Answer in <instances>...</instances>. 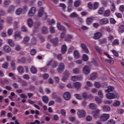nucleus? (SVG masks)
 Instances as JSON below:
<instances>
[{
    "mask_svg": "<svg viewBox=\"0 0 124 124\" xmlns=\"http://www.w3.org/2000/svg\"><path fill=\"white\" fill-rule=\"evenodd\" d=\"M44 19H46L47 18V15L46 13H44V8L42 7L40 8L39 10V12L38 14V17L40 18V17H42Z\"/></svg>",
    "mask_w": 124,
    "mask_h": 124,
    "instance_id": "f257e3e1",
    "label": "nucleus"
},
{
    "mask_svg": "<svg viewBox=\"0 0 124 124\" xmlns=\"http://www.w3.org/2000/svg\"><path fill=\"white\" fill-rule=\"evenodd\" d=\"M77 114L78 118H85L86 117V111L84 110H78Z\"/></svg>",
    "mask_w": 124,
    "mask_h": 124,
    "instance_id": "f03ea898",
    "label": "nucleus"
},
{
    "mask_svg": "<svg viewBox=\"0 0 124 124\" xmlns=\"http://www.w3.org/2000/svg\"><path fill=\"white\" fill-rule=\"evenodd\" d=\"M82 72L84 74L88 75L91 72V68L87 65L85 66L83 68Z\"/></svg>",
    "mask_w": 124,
    "mask_h": 124,
    "instance_id": "7ed1b4c3",
    "label": "nucleus"
},
{
    "mask_svg": "<svg viewBox=\"0 0 124 124\" xmlns=\"http://www.w3.org/2000/svg\"><path fill=\"white\" fill-rule=\"evenodd\" d=\"M36 12V9L34 7H32L29 11L28 13V16L29 17H32V16H33L34 15V14Z\"/></svg>",
    "mask_w": 124,
    "mask_h": 124,
    "instance_id": "20e7f679",
    "label": "nucleus"
},
{
    "mask_svg": "<svg viewBox=\"0 0 124 124\" xmlns=\"http://www.w3.org/2000/svg\"><path fill=\"white\" fill-rule=\"evenodd\" d=\"M14 37L16 40H20V39H22V36H21V32L19 31H16L15 33Z\"/></svg>",
    "mask_w": 124,
    "mask_h": 124,
    "instance_id": "39448f33",
    "label": "nucleus"
},
{
    "mask_svg": "<svg viewBox=\"0 0 124 124\" xmlns=\"http://www.w3.org/2000/svg\"><path fill=\"white\" fill-rule=\"evenodd\" d=\"M108 119H109V114L106 113L103 114L100 117V120L102 122H105V121H107Z\"/></svg>",
    "mask_w": 124,
    "mask_h": 124,
    "instance_id": "423d86ee",
    "label": "nucleus"
},
{
    "mask_svg": "<svg viewBox=\"0 0 124 124\" xmlns=\"http://www.w3.org/2000/svg\"><path fill=\"white\" fill-rule=\"evenodd\" d=\"M70 97H71V95L70 94V93L69 92H66L63 94V98L65 100H69L70 99Z\"/></svg>",
    "mask_w": 124,
    "mask_h": 124,
    "instance_id": "0eeeda50",
    "label": "nucleus"
},
{
    "mask_svg": "<svg viewBox=\"0 0 124 124\" xmlns=\"http://www.w3.org/2000/svg\"><path fill=\"white\" fill-rule=\"evenodd\" d=\"M57 27L59 31H64V32H65V31H66V30L65 29V28H64V27L63 26H62V25L61 24V23L60 22L57 23Z\"/></svg>",
    "mask_w": 124,
    "mask_h": 124,
    "instance_id": "6e6552de",
    "label": "nucleus"
},
{
    "mask_svg": "<svg viewBox=\"0 0 124 124\" xmlns=\"http://www.w3.org/2000/svg\"><path fill=\"white\" fill-rule=\"evenodd\" d=\"M82 96L84 99H88V98H93V95L90 94L89 95H88L87 93H82Z\"/></svg>",
    "mask_w": 124,
    "mask_h": 124,
    "instance_id": "1a4fd4ad",
    "label": "nucleus"
},
{
    "mask_svg": "<svg viewBox=\"0 0 124 124\" xmlns=\"http://www.w3.org/2000/svg\"><path fill=\"white\" fill-rule=\"evenodd\" d=\"M81 47L82 50H83L84 52H85V53H86V54H89L90 51H89V49H88L87 46H86L85 44H81Z\"/></svg>",
    "mask_w": 124,
    "mask_h": 124,
    "instance_id": "9d476101",
    "label": "nucleus"
},
{
    "mask_svg": "<svg viewBox=\"0 0 124 124\" xmlns=\"http://www.w3.org/2000/svg\"><path fill=\"white\" fill-rule=\"evenodd\" d=\"M102 36V33L100 32H96L94 34L93 36L94 39H98L100 38Z\"/></svg>",
    "mask_w": 124,
    "mask_h": 124,
    "instance_id": "9b49d317",
    "label": "nucleus"
},
{
    "mask_svg": "<svg viewBox=\"0 0 124 124\" xmlns=\"http://www.w3.org/2000/svg\"><path fill=\"white\" fill-rule=\"evenodd\" d=\"M3 49L5 53H10L11 51V47L9 46L6 45L4 46Z\"/></svg>",
    "mask_w": 124,
    "mask_h": 124,
    "instance_id": "f8f14e48",
    "label": "nucleus"
},
{
    "mask_svg": "<svg viewBox=\"0 0 124 124\" xmlns=\"http://www.w3.org/2000/svg\"><path fill=\"white\" fill-rule=\"evenodd\" d=\"M63 70H64V64L63 63H61L59 65L58 72L61 73V72H62Z\"/></svg>",
    "mask_w": 124,
    "mask_h": 124,
    "instance_id": "ddd939ff",
    "label": "nucleus"
},
{
    "mask_svg": "<svg viewBox=\"0 0 124 124\" xmlns=\"http://www.w3.org/2000/svg\"><path fill=\"white\" fill-rule=\"evenodd\" d=\"M69 75H70V74H69V73H68V71H66L65 72L64 77H63L62 78V81H63V82H65L66 80L68 79V77L69 76Z\"/></svg>",
    "mask_w": 124,
    "mask_h": 124,
    "instance_id": "4468645a",
    "label": "nucleus"
},
{
    "mask_svg": "<svg viewBox=\"0 0 124 124\" xmlns=\"http://www.w3.org/2000/svg\"><path fill=\"white\" fill-rule=\"evenodd\" d=\"M100 112V110H99L98 109L94 110L93 112L94 118H98L99 117Z\"/></svg>",
    "mask_w": 124,
    "mask_h": 124,
    "instance_id": "2eb2a0df",
    "label": "nucleus"
},
{
    "mask_svg": "<svg viewBox=\"0 0 124 124\" xmlns=\"http://www.w3.org/2000/svg\"><path fill=\"white\" fill-rule=\"evenodd\" d=\"M97 74L95 73H93L91 74L89 79L90 80H95L97 78Z\"/></svg>",
    "mask_w": 124,
    "mask_h": 124,
    "instance_id": "dca6fc26",
    "label": "nucleus"
},
{
    "mask_svg": "<svg viewBox=\"0 0 124 124\" xmlns=\"http://www.w3.org/2000/svg\"><path fill=\"white\" fill-rule=\"evenodd\" d=\"M81 86L82 84L79 82L74 83V87L76 88L77 90H79V89L81 88Z\"/></svg>",
    "mask_w": 124,
    "mask_h": 124,
    "instance_id": "f3484780",
    "label": "nucleus"
},
{
    "mask_svg": "<svg viewBox=\"0 0 124 124\" xmlns=\"http://www.w3.org/2000/svg\"><path fill=\"white\" fill-rule=\"evenodd\" d=\"M110 2L111 4V7L110 8L111 11H112V12H114V11L116 10V6H115V3H114V1L110 0Z\"/></svg>",
    "mask_w": 124,
    "mask_h": 124,
    "instance_id": "a211bd4d",
    "label": "nucleus"
},
{
    "mask_svg": "<svg viewBox=\"0 0 124 124\" xmlns=\"http://www.w3.org/2000/svg\"><path fill=\"white\" fill-rule=\"evenodd\" d=\"M108 18H105L100 20V24L101 25H105L106 24H108Z\"/></svg>",
    "mask_w": 124,
    "mask_h": 124,
    "instance_id": "6ab92c4d",
    "label": "nucleus"
},
{
    "mask_svg": "<svg viewBox=\"0 0 124 124\" xmlns=\"http://www.w3.org/2000/svg\"><path fill=\"white\" fill-rule=\"evenodd\" d=\"M74 55L75 59H79V58H80V54L79 53V52L77 50L74 51Z\"/></svg>",
    "mask_w": 124,
    "mask_h": 124,
    "instance_id": "aec40b11",
    "label": "nucleus"
},
{
    "mask_svg": "<svg viewBox=\"0 0 124 124\" xmlns=\"http://www.w3.org/2000/svg\"><path fill=\"white\" fill-rule=\"evenodd\" d=\"M30 37L29 36H26L23 38V43H24L25 44H27V43H28V42H29V41H30Z\"/></svg>",
    "mask_w": 124,
    "mask_h": 124,
    "instance_id": "412c9836",
    "label": "nucleus"
},
{
    "mask_svg": "<svg viewBox=\"0 0 124 124\" xmlns=\"http://www.w3.org/2000/svg\"><path fill=\"white\" fill-rule=\"evenodd\" d=\"M98 6H99V3L97 2H94L93 5V10L97 9L98 8Z\"/></svg>",
    "mask_w": 124,
    "mask_h": 124,
    "instance_id": "4be33fe9",
    "label": "nucleus"
},
{
    "mask_svg": "<svg viewBox=\"0 0 124 124\" xmlns=\"http://www.w3.org/2000/svg\"><path fill=\"white\" fill-rule=\"evenodd\" d=\"M66 50H67L66 45H63L62 46V49H61L62 53V54H64V53H65V52H66Z\"/></svg>",
    "mask_w": 124,
    "mask_h": 124,
    "instance_id": "5701e85b",
    "label": "nucleus"
},
{
    "mask_svg": "<svg viewBox=\"0 0 124 124\" xmlns=\"http://www.w3.org/2000/svg\"><path fill=\"white\" fill-rule=\"evenodd\" d=\"M8 43L9 44L11 47H14L15 46V44H14V42L11 39H9L8 40Z\"/></svg>",
    "mask_w": 124,
    "mask_h": 124,
    "instance_id": "b1692460",
    "label": "nucleus"
},
{
    "mask_svg": "<svg viewBox=\"0 0 124 124\" xmlns=\"http://www.w3.org/2000/svg\"><path fill=\"white\" fill-rule=\"evenodd\" d=\"M89 108L90 109L94 110V109H96V105L94 103H91L89 105Z\"/></svg>",
    "mask_w": 124,
    "mask_h": 124,
    "instance_id": "393cba45",
    "label": "nucleus"
},
{
    "mask_svg": "<svg viewBox=\"0 0 124 124\" xmlns=\"http://www.w3.org/2000/svg\"><path fill=\"white\" fill-rule=\"evenodd\" d=\"M73 37L71 35H67L65 36V40L66 41H70L72 39Z\"/></svg>",
    "mask_w": 124,
    "mask_h": 124,
    "instance_id": "a878e982",
    "label": "nucleus"
},
{
    "mask_svg": "<svg viewBox=\"0 0 124 124\" xmlns=\"http://www.w3.org/2000/svg\"><path fill=\"white\" fill-rule=\"evenodd\" d=\"M42 33L46 34L48 33V29L46 27H43L42 29Z\"/></svg>",
    "mask_w": 124,
    "mask_h": 124,
    "instance_id": "bb28decb",
    "label": "nucleus"
},
{
    "mask_svg": "<svg viewBox=\"0 0 124 124\" xmlns=\"http://www.w3.org/2000/svg\"><path fill=\"white\" fill-rule=\"evenodd\" d=\"M15 10V7L14 6H11L8 10V13H11V12Z\"/></svg>",
    "mask_w": 124,
    "mask_h": 124,
    "instance_id": "cd10ccee",
    "label": "nucleus"
},
{
    "mask_svg": "<svg viewBox=\"0 0 124 124\" xmlns=\"http://www.w3.org/2000/svg\"><path fill=\"white\" fill-rule=\"evenodd\" d=\"M86 22L87 25H91V24H92V23H93V18H91V17H88L86 19Z\"/></svg>",
    "mask_w": 124,
    "mask_h": 124,
    "instance_id": "c85d7f7f",
    "label": "nucleus"
},
{
    "mask_svg": "<svg viewBox=\"0 0 124 124\" xmlns=\"http://www.w3.org/2000/svg\"><path fill=\"white\" fill-rule=\"evenodd\" d=\"M43 101L44 102V103H48L49 101V99L48 98V97L46 96H44L42 97Z\"/></svg>",
    "mask_w": 124,
    "mask_h": 124,
    "instance_id": "c756f323",
    "label": "nucleus"
},
{
    "mask_svg": "<svg viewBox=\"0 0 124 124\" xmlns=\"http://www.w3.org/2000/svg\"><path fill=\"white\" fill-rule=\"evenodd\" d=\"M81 4V1L80 0H76L74 3V6L78 7Z\"/></svg>",
    "mask_w": 124,
    "mask_h": 124,
    "instance_id": "7c9ffc66",
    "label": "nucleus"
},
{
    "mask_svg": "<svg viewBox=\"0 0 124 124\" xmlns=\"http://www.w3.org/2000/svg\"><path fill=\"white\" fill-rule=\"evenodd\" d=\"M28 24L30 28H31V27L32 26V25L33 24V22H32V19H31V18H29L28 20Z\"/></svg>",
    "mask_w": 124,
    "mask_h": 124,
    "instance_id": "2f4dec72",
    "label": "nucleus"
},
{
    "mask_svg": "<svg viewBox=\"0 0 124 124\" xmlns=\"http://www.w3.org/2000/svg\"><path fill=\"white\" fill-rule=\"evenodd\" d=\"M17 70L19 73H20L21 74L24 73V68H23L22 66H19L17 68Z\"/></svg>",
    "mask_w": 124,
    "mask_h": 124,
    "instance_id": "473e14b6",
    "label": "nucleus"
},
{
    "mask_svg": "<svg viewBox=\"0 0 124 124\" xmlns=\"http://www.w3.org/2000/svg\"><path fill=\"white\" fill-rule=\"evenodd\" d=\"M94 86L95 88H97V89H99L100 87H101V84L100 82H95L94 83Z\"/></svg>",
    "mask_w": 124,
    "mask_h": 124,
    "instance_id": "72a5a7b5",
    "label": "nucleus"
},
{
    "mask_svg": "<svg viewBox=\"0 0 124 124\" xmlns=\"http://www.w3.org/2000/svg\"><path fill=\"white\" fill-rule=\"evenodd\" d=\"M82 60L84 62H87V61H89V56H88L87 54H83L82 56Z\"/></svg>",
    "mask_w": 124,
    "mask_h": 124,
    "instance_id": "f704fd0d",
    "label": "nucleus"
},
{
    "mask_svg": "<svg viewBox=\"0 0 124 124\" xmlns=\"http://www.w3.org/2000/svg\"><path fill=\"white\" fill-rule=\"evenodd\" d=\"M116 98V95L113 93H109V99H114Z\"/></svg>",
    "mask_w": 124,
    "mask_h": 124,
    "instance_id": "c9c22d12",
    "label": "nucleus"
},
{
    "mask_svg": "<svg viewBox=\"0 0 124 124\" xmlns=\"http://www.w3.org/2000/svg\"><path fill=\"white\" fill-rule=\"evenodd\" d=\"M70 17L71 18H76L78 17V15L76 12L72 13L70 15Z\"/></svg>",
    "mask_w": 124,
    "mask_h": 124,
    "instance_id": "e433bc0d",
    "label": "nucleus"
},
{
    "mask_svg": "<svg viewBox=\"0 0 124 124\" xmlns=\"http://www.w3.org/2000/svg\"><path fill=\"white\" fill-rule=\"evenodd\" d=\"M98 95L100 98H103V93L102 90H100L98 92Z\"/></svg>",
    "mask_w": 124,
    "mask_h": 124,
    "instance_id": "4c0bfd02",
    "label": "nucleus"
},
{
    "mask_svg": "<svg viewBox=\"0 0 124 124\" xmlns=\"http://www.w3.org/2000/svg\"><path fill=\"white\" fill-rule=\"evenodd\" d=\"M71 80L72 81H78V80H79V77L76 76H74L72 77Z\"/></svg>",
    "mask_w": 124,
    "mask_h": 124,
    "instance_id": "58836bf2",
    "label": "nucleus"
},
{
    "mask_svg": "<svg viewBox=\"0 0 124 124\" xmlns=\"http://www.w3.org/2000/svg\"><path fill=\"white\" fill-rule=\"evenodd\" d=\"M31 73H33V74H35L36 72H37V70H36V68H35L34 67H32L31 69Z\"/></svg>",
    "mask_w": 124,
    "mask_h": 124,
    "instance_id": "ea45409f",
    "label": "nucleus"
},
{
    "mask_svg": "<svg viewBox=\"0 0 124 124\" xmlns=\"http://www.w3.org/2000/svg\"><path fill=\"white\" fill-rule=\"evenodd\" d=\"M120 105H121V102H120L119 101H116L113 103V106H115V107L120 106Z\"/></svg>",
    "mask_w": 124,
    "mask_h": 124,
    "instance_id": "a19ab883",
    "label": "nucleus"
},
{
    "mask_svg": "<svg viewBox=\"0 0 124 124\" xmlns=\"http://www.w3.org/2000/svg\"><path fill=\"white\" fill-rule=\"evenodd\" d=\"M73 73L74 74H78L80 73V70L77 68H76L73 70Z\"/></svg>",
    "mask_w": 124,
    "mask_h": 124,
    "instance_id": "79ce46f5",
    "label": "nucleus"
},
{
    "mask_svg": "<svg viewBox=\"0 0 124 124\" xmlns=\"http://www.w3.org/2000/svg\"><path fill=\"white\" fill-rule=\"evenodd\" d=\"M95 101H96V102L97 103H101V102H102V100L101 99H100L99 98H98V97L96 96L95 97Z\"/></svg>",
    "mask_w": 124,
    "mask_h": 124,
    "instance_id": "37998d69",
    "label": "nucleus"
},
{
    "mask_svg": "<svg viewBox=\"0 0 124 124\" xmlns=\"http://www.w3.org/2000/svg\"><path fill=\"white\" fill-rule=\"evenodd\" d=\"M104 11V8L102 7L99 8L98 13L100 15H101V14H103Z\"/></svg>",
    "mask_w": 124,
    "mask_h": 124,
    "instance_id": "c03bdc74",
    "label": "nucleus"
},
{
    "mask_svg": "<svg viewBox=\"0 0 124 124\" xmlns=\"http://www.w3.org/2000/svg\"><path fill=\"white\" fill-rule=\"evenodd\" d=\"M104 16L108 17L109 16V10H107L104 12Z\"/></svg>",
    "mask_w": 124,
    "mask_h": 124,
    "instance_id": "a18cd8bd",
    "label": "nucleus"
},
{
    "mask_svg": "<svg viewBox=\"0 0 124 124\" xmlns=\"http://www.w3.org/2000/svg\"><path fill=\"white\" fill-rule=\"evenodd\" d=\"M75 96H76V98H77V99H78L79 100H82V96H81V95L79 94H75Z\"/></svg>",
    "mask_w": 124,
    "mask_h": 124,
    "instance_id": "49530a36",
    "label": "nucleus"
},
{
    "mask_svg": "<svg viewBox=\"0 0 124 124\" xmlns=\"http://www.w3.org/2000/svg\"><path fill=\"white\" fill-rule=\"evenodd\" d=\"M88 6L89 9H93V3H92L91 2L88 3Z\"/></svg>",
    "mask_w": 124,
    "mask_h": 124,
    "instance_id": "de8ad7c7",
    "label": "nucleus"
},
{
    "mask_svg": "<svg viewBox=\"0 0 124 124\" xmlns=\"http://www.w3.org/2000/svg\"><path fill=\"white\" fill-rule=\"evenodd\" d=\"M2 67L5 69L7 68L8 67V63L7 62H4L2 64Z\"/></svg>",
    "mask_w": 124,
    "mask_h": 124,
    "instance_id": "09e8293b",
    "label": "nucleus"
},
{
    "mask_svg": "<svg viewBox=\"0 0 124 124\" xmlns=\"http://www.w3.org/2000/svg\"><path fill=\"white\" fill-rule=\"evenodd\" d=\"M21 13H22V9H18L16 10V15H20V14H21Z\"/></svg>",
    "mask_w": 124,
    "mask_h": 124,
    "instance_id": "8fccbe9b",
    "label": "nucleus"
},
{
    "mask_svg": "<svg viewBox=\"0 0 124 124\" xmlns=\"http://www.w3.org/2000/svg\"><path fill=\"white\" fill-rule=\"evenodd\" d=\"M35 54H36V50L35 49H32L31 51V54L32 56H34V55H35Z\"/></svg>",
    "mask_w": 124,
    "mask_h": 124,
    "instance_id": "3c124183",
    "label": "nucleus"
},
{
    "mask_svg": "<svg viewBox=\"0 0 124 124\" xmlns=\"http://www.w3.org/2000/svg\"><path fill=\"white\" fill-rule=\"evenodd\" d=\"M108 109L109 106H105L103 108V110L104 112H107V111H108Z\"/></svg>",
    "mask_w": 124,
    "mask_h": 124,
    "instance_id": "603ef678",
    "label": "nucleus"
},
{
    "mask_svg": "<svg viewBox=\"0 0 124 124\" xmlns=\"http://www.w3.org/2000/svg\"><path fill=\"white\" fill-rule=\"evenodd\" d=\"M119 31H120V32H121V33H123V32H124V26H123L122 25H121V26L119 27Z\"/></svg>",
    "mask_w": 124,
    "mask_h": 124,
    "instance_id": "864d4df0",
    "label": "nucleus"
},
{
    "mask_svg": "<svg viewBox=\"0 0 124 124\" xmlns=\"http://www.w3.org/2000/svg\"><path fill=\"white\" fill-rule=\"evenodd\" d=\"M109 21L110 24H113V25L116 24V20L113 18H110Z\"/></svg>",
    "mask_w": 124,
    "mask_h": 124,
    "instance_id": "5fc2aeb1",
    "label": "nucleus"
},
{
    "mask_svg": "<svg viewBox=\"0 0 124 124\" xmlns=\"http://www.w3.org/2000/svg\"><path fill=\"white\" fill-rule=\"evenodd\" d=\"M9 77H11L12 79H13V80H15V79H16V77L14 76V74H13L12 73H10L9 74Z\"/></svg>",
    "mask_w": 124,
    "mask_h": 124,
    "instance_id": "6e6d98bb",
    "label": "nucleus"
},
{
    "mask_svg": "<svg viewBox=\"0 0 124 124\" xmlns=\"http://www.w3.org/2000/svg\"><path fill=\"white\" fill-rule=\"evenodd\" d=\"M50 32L51 33H55V28L53 27V26H51L49 28Z\"/></svg>",
    "mask_w": 124,
    "mask_h": 124,
    "instance_id": "4d7b16f0",
    "label": "nucleus"
},
{
    "mask_svg": "<svg viewBox=\"0 0 124 124\" xmlns=\"http://www.w3.org/2000/svg\"><path fill=\"white\" fill-rule=\"evenodd\" d=\"M115 90V87L113 86H109V93H110V92H113Z\"/></svg>",
    "mask_w": 124,
    "mask_h": 124,
    "instance_id": "13d9d810",
    "label": "nucleus"
},
{
    "mask_svg": "<svg viewBox=\"0 0 124 124\" xmlns=\"http://www.w3.org/2000/svg\"><path fill=\"white\" fill-rule=\"evenodd\" d=\"M67 87H68V89H73V88H74V84L73 85L71 83H68L67 85Z\"/></svg>",
    "mask_w": 124,
    "mask_h": 124,
    "instance_id": "bf43d9fd",
    "label": "nucleus"
},
{
    "mask_svg": "<svg viewBox=\"0 0 124 124\" xmlns=\"http://www.w3.org/2000/svg\"><path fill=\"white\" fill-rule=\"evenodd\" d=\"M117 114H124V110L122 108L117 109Z\"/></svg>",
    "mask_w": 124,
    "mask_h": 124,
    "instance_id": "052dcab7",
    "label": "nucleus"
},
{
    "mask_svg": "<svg viewBox=\"0 0 124 124\" xmlns=\"http://www.w3.org/2000/svg\"><path fill=\"white\" fill-rule=\"evenodd\" d=\"M31 43L33 45H34L35 44H36V39H35V38H33L31 39Z\"/></svg>",
    "mask_w": 124,
    "mask_h": 124,
    "instance_id": "680f3d73",
    "label": "nucleus"
},
{
    "mask_svg": "<svg viewBox=\"0 0 124 124\" xmlns=\"http://www.w3.org/2000/svg\"><path fill=\"white\" fill-rule=\"evenodd\" d=\"M61 113L63 115V116H66V112L65 111V110L64 109H62L61 110Z\"/></svg>",
    "mask_w": 124,
    "mask_h": 124,
    "instance_id": "e2e57ef3",
    "label": "nucleus"
},
{
    "mask_svg": "<svg viewBox=\"0 0 124 124\" xmlns=\"http://www.w3.org/2000/svg\"><path fill=\"white\" fill-rule=\"evenodd\" d=\"M48 24H49V25H53V24H55V20L54 19H51V20L49 19L48 20Z\"/></svg>",
    "mask_w": 124,
    "mask_h": 124,
    "instance_id": "0e129e2a",
    "label": "nucleus"
},
{
    "mask_svg": "<svg viewBox=\"0 0 124 124\" xmlns=\"http://www.w3.org/2000/svg\"><path fill=\"white\" fill-rule=\"evenodd\" d=\"M53 120H54V121H59V116H58V115H53Z\"/></svg>",
    "mask_w": 124,
    "mask_h": 124,
    "instance_id": "69168bd1",
    "label": "nucleus"
},
{
    "mask_svg": "<svg viewBox=\"0 0 124 124\" xmlns=\"http://www.w3.org/2000/svg\"><path fill=\"white\" fill-rule=\"evenodd\" d=\"M119 10L120 11H121V12H124V5H121L119 7Z\"/></svg>",
    "mask_w": 124,
    "mask_h": 124,
    "instance_id": "338daca9",
    "label": "nucleus"
},
{
    "mask_svg": "<svg viewBox=\"0 0 124 124\" xmlns=\"http://www.w3.org/2000/svg\"><path fill=\"white\" fill-rule=\"evenodd\" d=\"M73 9L72 8V6L68 5V12H71Z\"/></svg>",
    "mask_w": 124,
    "mask_h": 124,
    "instance_id": "774afa93",
    "label": "nucleus"
}]
</instances>
